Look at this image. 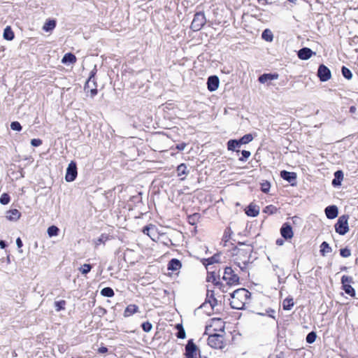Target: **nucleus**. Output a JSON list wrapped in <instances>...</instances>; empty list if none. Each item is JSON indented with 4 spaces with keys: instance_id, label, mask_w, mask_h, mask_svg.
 <instances>
[{
    "instance_id": "1",
    "label": "nucleus",
    "mask_w": 358,
    "mask_h": 358,
    "mask_svg": "<svg viewBox=\"0 0 358 358\" xmlns=\"http://www.w3.org/2000/svg\"><path fill=\"white\" fill-rule=\"evenodd\" d=\"M250 293L245 289H238L231 294L230 305L232 308L242 310L248 300Z\"/></svg>"
},
{
    "instance_id": "2",
    "label": "nucleus",
    "mask_w": 358,
    "mask_h": 358,
    "mask_svg": "<svg viewBox=\"0 0 358 358\" xmlns=\"http://www.w3.org/2000/svg\"><path fill=\"white\" fill-rule=\"evenodd\" d=\"M208 344L212 348L217 350H223L226 346L223 335L218 334L209 335L208 338Z\"/></svg>"
},
{
    "instance_id": "3",
    "label": "nucleus",
    "mask_w": 358,
    "mask_h": 358,
    "mask_svg": "<svg viewBox=\"0 0 358 358\" xmlns=\"http://www.w3.org/2000/svg\"><path fill=\"white\" fill-rule=\"evenodd\" d=\"M348 215L341 216L335 224V230L340 235H345L349 231Z\"/></svg>"
},
{
    "instance_id": "4",
    "label": "nucleus",
    "mask_w": 358,
    "mask_h": 358,
    "mask_svg": "<svg viewBox=\"0 0 358 358\" xmlns=\"http://www.w3.org/2000/svg\"><path fill=\"white\" fill-rule=\"evenodd\" d=\"M206 17L203 13H196L191 24V29L194 31H199L206 24Z\"/></svg>"
},
{
    "instance_id": "5",
    "label": "nucleus",
    "mask_w": 358,
    "mask_h": 358,
    "mask_svg": "<svg viewBox=\"0 0 358 358\" xmlns=\"http://www.w3.org/2000/svg\"><path fill=\"white\" fill-rule=\"evenodd\" d=\"M223 280H224L229 285H234L238 284L239 277L234 273V270L231 267H227L224 270Z\"/></svg>"
},
{
    "instance_id": "6",
    "label": "nucleus",
    "mask_w": 358,
    "mask_h": 358,
    "mask_svg": "<svg viewBox=\"0 0 358 358\" xmlns=\"http://www.w3.org/2000/svg\"><path fill=\"white\" fill-rule=\"evenodd\" d=\"M210 328H213L214 331H224V322L220 318H213L210 325L206 327L205 334H208V331Z\"/></svg>"
},
{
    "instance_id": "7",
    "label": "nucleus",
    "mask_w": 358,
    "mask_h": 358,
    "mask_svg": "<svg viewBox=\"0 0 358 358\" xmlns=\"http://www.w3.org/2000/svg\"><path fill=\"white\" fill-rule=\"evenodd\" d=\"M77 176V166L74 162H71L67 167L65 179L67 182H73Z\"/></svg>"
},
{
    "instance_id": "8",
    "label": "nucleus",
    "mask_w": 358,
    "mask_h": 358,
    "mask_svg": "<svg viewBox=\"0 0 358 358\" xmlns=\"http://www.w3.org/2000/svg\"><path fill=\"white\" fill-rule=\"evenodd\" d=\"M352 282V277L343 275L341 278V282L343 284V289L345 290V293L352 296L355 294V291L354 288L350 285Z\"/></svg>"
},
{
    "instance_id": "9",
    "label": "nucleus",
    "mask_w": 358,
    "mask_h": 358,
    "mask_svg": "<svg viewBox=\"0 0 358 358\" xmlns=\"http://www.w3.org/2000/svg\"><path fill=\"white\" fill-rule=\"evenodd\" d=\"M185 355L187 358H197L196 352L198 351V348L192 340L188 341L185 346Z\"/></svg>"
},
{
    "instance_id": "10",
    "label": "nucleus",
    "mask_w": 358,
    "mask_h": 358,
    "mask_svg": "<svg viewBox=\"0 0 358 358\" xmlns=\"http://www.w3.org/2000/svg\"><path fill=\"white\" fill-rule=\"evenodd\" d=\"M317 76L321 81H327L331 78L330 70L326 66L322 64L319 66Z\"/></svg>"
},
{
    "instance_id": "11",
    "label": "nucleus",
    "mask_w": 358,
    "mask_h": 358,
    "mask_svg": "<svg viewBox=\"0 0 358 358\" xmlns=\"http://www.w3.org/2000/svg\"><path fill=\"white\" fill-rule=\"evenodd\" d=\"M281 236L285 239H291L293 237V231L290 224L285 223L280 229Z\"/></svg>"
},
{
    "instance_id": "12",
    "label": "nucleus",
    "mask_w": 358,
    "mask_h": 358,
    "mask_svg": "<svg viewBox=\"0 0 358 358\" xmlns=\"http://www.w3.org/2000/svg\"><path fill=\"white\" fill-rule=\"evenodd\" d=\"M219 78L216 76H210L208 79V89L210 92L215 91L219 87Z\"/></svg>"
},
{
    "instance_id": "13",
    "label": "nucleus",
    "mask_w": 358,
    "mask_h": 358,
    "mask_svg": "<svg viewBox=\"0 0 358 358\" xmlns=\"http://www.w3.org/2000/svg\"><path fill=\"white\" fill-rule=\"evenodd\" d=\"M238 253L239 254L237 255L238 257L235 259L236 264L241 270H244L246 268L249 258L248 257H245L243 259L240 257V256L243 255V251L239 250Z\"/></svg>"
},
{
    "instance_id": "14",
    "label": "nucleus",
    "mask_w": 358,
    "mask_h": 358,
    "mask_svg": "<svg viewBox=\"0 0 358 358\" xmlns=\"http://www.w3.org/2000/svg\"><path fill=\"white\" fill-rule=\"evenodd\" d=\"M280 176L285 180L291 182L293 185V182H294L296 179V174L294 172H289L287 171H282L280 172Z\"/></svg>"
},
{
    "instance_id": "15",
    "label": "nucleus",
    "mask_w": 358,
    "mask_h": 358,
    "mask_svg": "<svg viewBox=\"0 0 358 358\" xmlns=\"http://www.w3.org/2000/svg\"><path fill=\"white\" fill-rule=\"evenodd\" d=\"M325 214L329 219H334L338 216V208L336 206H329L325 208Z\"/></svg>"
},
{
    "instance_id": "16",
    "label": "nucleus",
    "mask_w": 358,
    "mask_h": 358,
    "mask_svg": "<svg viewBox=\"0 0 358 358\" xmlns=\"http://www.w3.org/2000/svg\"><path fill=\"white\" fill-rule=\"evenodd\" d=\"M313 52L310 48H301V50H299V51L298 52V57L301 59L306 60V59H308L309 58H310V57L313 55Z\"/></svg>"
},
{
    "instance_id": "17",
    "label": "nucleus",
    "mask_w": 358,
    "mask_h": 358,
    "mask_svg": "<svg viewBox=\"0 0 358 358\" xmlns=\"http://www.w3.org/2000/svg\"><path fill=\"white\" fill-rule=\"evenodd\" d=\"M279 76L277 73H264L259 77V81L261 83H265L268 80H277Z\"/></svg>"
},
{
    "instance_id": "18",
    "label": "nucleus",
    "mask_w": 358,
    "mask_h": 358,
    "mask_svg": "<svg viewBox=\"0 0 358 358\" xmlns=\"http://www.w3.org/2000/svg\"><path fill=\"white\" fill-rule=\"evenodd\" d=\"M20 216V213L17 209H13L6 213V218L9 220H17Z\"/></svg>"
},
{
    "instance_id": "19",
    "label": "nucleus",
    "mask_w": 358,
    "mask_h": 358,
    "mask_svg": "<svg viewBox=\"0 0 358 358\" xmlns=\"http://www.w3.org/2000/svg\"><path fill=\"white\" fill-rule=\"evenodd\" d=\"M181 267L180 262L177 259H171L168 265V269L171 271H178Z\"/></svg>"
},
{
    "instance_id": "20",
    "label": "nucleus",
    "mask_w": 358,
    "mask_h": 358,
    "mask_svg": "<svg viewBox=\"0 0 358 358\" xmlns=\"http://www.w3.org/2000/svg\"><path fill=\"white\" fill-rule=\"evenodd\" d=\"M259 213V208L257 207L256 206H253L250 204L246 210V214L248 216L251 217H255L257 216Z\"/></svg>"
},
{
    "instance_id": "21",
    "label": "nucleus",
    "mask_w": 358,
    "mask_h": 358,
    "mask_svg": "<svg viewBox=\"0 0 358 358\" xmlns=\"http://www.w3.org/2000/svg\"><path fill=\"white\" fill-rule=\"evenodd\" d=\"M76 62V57L74 55H73L71 53L65 54L62 59V62L63 64H68V63L73 64Z\"/></svg>"
},
{
    "instance_id": "22",
    "label": "nucleus",
    "mask_w": 358,
    "mask_h": 358,
    "mask_svg": "<svg viewBox=\"0 0 358 358\" xmlns=\"http://www.w3.org/2000/svg\"><path fill=\"white\" fill-rule=\"evenodd\" d=\"M335 178L332 181V184L334 186L340 185L341 181L343 179V173L341 171H337L334 173Z\"/></svg>"
},
{
    "instance_id": "23",
    "label": "nucleus",
    "mask_w": 358,
    "mask_h": 358,
    "mask_svg": "<svg viewBox=\"0 0 358 358\" xmlns=\"http://www.w3.org/2000/svg\"><path fill=\"white\" fill-rule=\"evenodd\" d=\"M3 38L8 41H12L14 38V33L10 27L7 26L3 31Z\"/></svg>"
},
{
    "instance_id": "24",
    "label": "nucleus",
    "mask_w": 358,
    "mask_h": 358,
    "mask_svg": "<svg viewBox=\"0 0 358 358\" xmlns=\"http://www.w3.org/2000/svg\"><path fill=\"white\" fill-rule=\"evenodd\" d=\"M331 252V248L329 246V243L324 241L320 245V252L322 256H325L327 254H329Z\"/></svg>"
},
{
    "instance_id": "25",
    "label": "nucleus",
    "mask_w": 358,
    "mask_h": 358,
    "mask_svg": "<svg viewBox=\"0 0 358 358\" xmlns=\"http://www.w3.org/2000/svg\"><path fill=\"white\" fill-rule=\"evenodd\" d=\"M154 231H155V228L153 225L146 226L143 229V232L150 236L152 240H154Z\"/></svg>"
},
{
    "instance_id": "26",
    "label": "nucleus",
    "mask_w": 358,
    "mask_h": 358,
    "mask_svg": "<svg viewBox=\"0 0 358 358\" xmlns=\"http://www.w3.org/2000/svg\"><path fill=\"white\" fill-rule=\"evenodd\" d=\"M56 26V22L55 20H48V22H46L43 27V29L45 31H52V29H55Z\"/></svg>"
},
{
    "instance_id": "27",
    "label": "nucleus",
    "mask_w": 358,
    "mask_h": 358,
    "mask_svg": "<svg viewBox=\"0 0 358 358\" xmlns=\"http://www.w3.org/2000/svg\"><path fill=\"white\" fill-rule=\"evenodd\" d=\"M177 172H178V176H182L187 175L188 171H187V168L186 164H180L177 167Z\"/></svg>"
},
{
    "instance_id": "28",
    "label": "nucleus",
    "mask_w": 358,
    "mask_h": 358,
    "mask_svg": "<svg viewBox=\"0 0 358 358\" xmlns=\"http://www.w3.org/2000/svg\"><path fill=\"white\" fill-rule=\"evenodd\" d=\"M253 139V137L252 134H245L242 138H241L239 140H237L238 142V144L241 145L242 144H246L250 142H251Z\"/></svg>"
},
{
    "instance_id": "29",
    "label": "nucleus",
    "mask_w": 358,
    "mask_h": 358,
    "mask_svg": "<svg viewBox=\"0 0 358 358\" xmlns=\"http://www.w3.org/2000/svg\"><path fill=\"white\" fill-rule=\"evenodd\" d=\"M293 306L292 299H285L282 302L283 309L285 310H289Z\"/></svg>"
},
{
    "instance_id": "30",
    "label": "nucleus",
    "mask_w": 358,
    "mask_h": 358,
    "mask_svg": "<svg viewBox=\"0 0 358 358\" xmlns=\"http://www.w3.org/2000/svg\"><path fill=\"white\" fill-rule=\"evenodd\" d=\"M262 38L266 41H272L273 36L272 32L269 29H265L262 33Z\"/></svg>"
},
{
    "instance_id": "31",
    "label": "nucleus",
    "mask_w": 358,
    "mask_h": 358,
    "mask_svg": "<svg viewBox=\"0 0 358 358\" xmlns=\"http://www.w3.org/2000/svg\"><path fill=\"white\" fill-rule=\"evenodd\" d=\"M101 294L106 297H112L114 296V291L110 287H105L101 289Z\"/></svg>"
},
{
    "instance_id": "32",
    "label": "nucleus",
    "mask_w": 358,
    "mask_h": 358,
    "mask_svg": "<svg viewBox=\"0 0 358 358\" xmlns=\"http://www.w3.org/2000/svg\"><path fill=\"white\" fill-rule=\"evenodd\" d=\"M213 309V306L211 303L210 301L209 302H205L203 303L199 308L198 310H203L205 311H207L208 313H210V310H212Z\"/></svg>"
},
{
    "instance_id": "33",
    "label": "nucleus",
    "mask_w": 358,
    "mask_h": 358,
    "mask_svg": "<svg viewBox=\"0 0 358 358\" xmlns=\"http://www.w3.org/2000/svg\"><path fill=\"white\" fill-rule=\"evenodd\" d=\"M59 228L56 226H51L48 229V234L49 236H55L58 235Z\"/></svg>"
},
{
    "instance_id": "34",
    "label": "nucleus",
    "mask_w": 358,
    "mask_h": 358,
    "mask_svg": "<svg viewBox=\"0 0 358 358\" xmlns=\"http://www.w3.org/2000/svg\"><path fill=\"white\" fill-rule=\"evenodd\" d=\"M240 146L237 140H229L227 143V148L229 150H235L236 147Z\"/></svg>"
},
{
    "instance_id": "35",
    "label": "nucleus",
    "mask_w": 358,
    "mask_h": 358,
    "mask_svg": "<svg viewBox=\"0 0 358 358\" xmlns=\"http://www.w3.org/2000/svg\"><path fill=\"white\" fill-rule=\"evenodd\" d=\"M66 305V301L64 300L55 301V306L56 311H61L64 309V306Z\"/></svg>"
},
{
    "instance_id": "36",
    "label": "nucleus",
    "mask_w": 358,
    "mask_h": 358,
    "mask_svg": "<svg viewBox=\"0 0 358 358\" xmlns=\"http://www.w3.org/2000/svg\"><path fill=\"white\" fill-rule=\"evenodd\" d=\"M91 269L92 266L90 264H85L79 268V271L81 272L82 274L86 275L90 271Z\"/></svg>"
},
{
    "instance_id": "37",
    "label": "nucleus",
    "mask_w": 358,
    "mask_h": 358,
    "mask_svg": "<svg viewBox=\"0 0 358 358\" xmlns=\"http://www.w3.org/2000/svg\"><path fill=\"white\" fill-rule=\"evenodd\" d=\"M316 337H317V335H316L315 332L311 331L306 336V342L310 344L313 343L315 341Z\"/></svg>"
},
{
    "instance_id": "38",
    "label": "nucleus",
    "mask_w": 358,
    "mask_h": 358,
    "mask_svg": "<svg viewBox=\"0 0 358 358\" xmlns=\"http://www.w3.org/2000/svg\"><path fill=\"white\" fill-rule=\"evenodd\" d=\"M342 74L345 78L348 80L351 79L352 76L350 70L345 66L342 67Z\"/></svg>"
},
{
    "instance_id": "39",
    "label": "nucleus",
    "mask_w": 358,
    "mask_h": 358,
    "mask_svg": "<svg viewBox=\"0 0 358 358\" xmlns=\"http://www.w3.org/2000/svg\"><path fill=\"white\" fill-rule=\"evenodd\" d=\"M138 311V307L134 304L129 305L124 311V313H136Z\"/></svg>"
},
{
    "instance_id": "40",
    "label": "nucleus",
    "mask_w": 358,
    "mask_h": 358,
    "mask_svg": "<svg viewBox=\"0 0 358 358\" xmlns=\"http://www.w3.org/2000/svg\"><path fill=\"white\" fill-rule=\"evenodd\" d=\"M141 327L144 331L150 332L152 329V325L149 322H145L141 324Z\"/></svg>"
},
{
    "instance_id": "41",
    "label": "nucleus",
    "mask_w": 358,
    "mask_h": 358,
    "mask_svg": "<svg viewBox=\"0 0 358 358\" xmlns=\"http://www.w3.org/2000/svg\"><path fill=\"white\" fill-rule=\"evenodd\" d=\"M10 201V196L7 194H1L0 197V203L1 204L6 205L8 204Z\"/></svg>"
},
{
    "instance_id": "42",
    "label": "nucleus",
    "mask_w": 358,
    "mask_h": 358,
    "mask_svg": "<svg viewBox=\"0 0 358 358\" xmlns=\"http://www.w3.org/2000/svg\"><path fill=\"white\" fill-rule=\"evenodd\" d=\"M340 255L343 257H349L351 255V251L347 248H343L340 250Z\"/></svg>"
},
{
    "instance_id": "43",
    "label": "nucleus",
    "mask_w": 358,
    "mask_h": 358,
    "mask_svg": "<svg viewBox=\"0 0 358 358\" xmlns=\"http://www.w3.org/2000/svg\"><path fill=\"white\" fill-rule=\"evenodd\" d=\"M10 128L14 131H20L22 129V126L18 122H13L10 124Z\"/></svg>"
},
{
    "instance_id": "44",
    "label": "nucleus",
    "mask_w": 358,
    "mask_h": 358,
    "mask_svg": "<svg viewBox=\"0 0 358 358\" xmlns=\"http://www.w3.org/2000/svg\"><path fill=\"white\" fill-rule=\"evenodd\" d=\"M93 81H95L94 80H91V78H88L87 80L85 85V90L88 92L89 90L93 87Z\"/></svg>"
},
{
    "instance_id": "45",
    "label": "nucleus",
    "mask_w": 358,
    "mask_h": 358,
    "mask_svg": "<svg viewBox=\"0 0 358 358\" xmlns=\"http://www.w3.org/2000/svg\"><path fill=\"white\" fill-rule=\"evenodd\" d=\"M264 211L265 213H268L270 214H273L277 211V208L275 206L271 205V206H266Z\"/></svg>"
},
{
    "instance_id": "46",
    "label": "nucleus",
    "mask_w": 358,
    "mask_h": 358,
    "mask_svg": "<svg viewBox=\"0 0 358 358\" xmlns=\"http://www.w3.org/2000/svg\"><path fill=\"white\" fill-rule=\"evenodd\" d=\"M89 91L90 92V96L92 97H94L97 94L96 84L95 81H93V87H92Z\"/></svg>"
},
{
    "instance_id": "47",
    "label": "nucleus",
    "mask_w": 358,
    "mask_h": 358,
    "mask_svg": "<svg viewBox=\"0 0 358 358\" xmlns=\"http://www.w3.org/2000/svg\"><path fill=\"white\" fill-rule=\"evenodd\" d=\"M186 336L185 331L183 328L179 329L177 333V337L180 339L185 338Z\"/></svg>"
},
{
    "instance_id": "48",
    "label": "nucleus",
    "mask_w": 358,
    "mask_h": 358,
    "mask_svg": "<svg viewBox=\"0 0 358 358\" xmlns=\"http://www.w3.org/2000/svg\"><path fill=\"white\" fill-rule=\"evenodd\" d=\"M31 144L34 147H38L42 144V141L38 138H34L31 141Z\"/></svg>"
},
{
    "instance_id": "49",
    "label": "nucleus",
    "mask_w": 358,
    "mask_h": 358,
    "mask_svg": "<svg viewBox=\"0 0 358 358\" xmlns=\"http://www.w3.org/2000/svg\"><path fill=\"white\" fill-rule=\"evenodd\" d=\"M270 189V184L268 182H265L262 184V192L266 193L268 192Z\"/></svg>"
},
{
    "instance_id": "50",
    "label": "nucleus",
    "mask_w": 358,
    "mask_h": 358,
    "mask_svg": "<svg viewBox=\"0 0 358 358\" xmlns=\"http://www.w3.org/2000/svg\"><path fill=\"white\" fill-rule=\"evenodd\" d=\"M241 153H242L243 157L239 159L241 161H243L244 159H248L251 155L250 152L247 151V150H243Z\"/></svg>"
},
{
    "instance_id": "51",
    "label": "nucleus",
    "mask_w": 358,
    "mask_h": 358,
    "mask_svg": "<svg viewBox=\"0 0 358 358\" xmlns=\"http://www.w3.org/2000/svg\"><path fill=\"white\" fill-rule=\"evenodd\" d=\"M107 351H108V349L106 347H101L98 350V352L99 353H102V354L106 352Z\"/></svg>"
},
{
    "instance_id": "52",
    "label": "nucleus",
    "mask_w": 358,
    "mask_h": 358,
    "mask_svg": "<svg viewBox=\"0 0 358 358\" xmlns=\"http://www.w3.org/2000/svg\"><path fill=\"white\" fill-rule=\"evenodd\" d=\"M16 245L20 248L22 246V242L20 239V238H17L16 240Z\"/></svg>"
},
{
    "instance_id": "53",
    "label": "nucleus",
    "mask_w": 358,
    "mask_h": 358,
    "mask_svg": "<svg viewBox=\"0 0 358 358\" xmlns=\"http://www.w3.org/2000/svg\"><path fill=\"white\" fill-rule=\"evenodd\" d=\"M96 67H94V69L91 71L89 78H91V80H94L93 78H94V75L96 74Z\"/></svg>"
},
{
    "instance_id": "54",
    "label": "nucleus",
    "mask_w": 358,
    "mask_h": 358,
    "mask_svg": "<svg viewBox=\"0 0 358 358\" xmlns=\"http://www.w3.org/2000/svg\"><path fill=\"white\" fill-rule=\"evenodd\" d=\"M258 3L261 5H266V4H268L269 3L268 2V0H258Z\"/></svg>"
},
{
    "instance_id": "55",
    "label": "nucleus",
    "mask_w": 358,
    "mask_h": 358,
    "mask_svg": "<svg viewBox=\"0 0 358 358\" xmlns=\"http://www.w3.org/2000/svg\"><path fill=\"white\" fill-rule=\"evenodd\" d=\"M185 148V144H184V143L177 145V148L180 150H184Z\"/></svg>"
},
{
    "instance_id": "56",
    "label": "nucleus",
    "mask_w": 358,
    "mask_h": 358,
    "mask_svg": "<svg viewBox=\"0 0 358 358\" xmlns=\"http://www.w3.org/2000/svg\"><path fill=\"white\" fill-rule=\"evenodd\" d=\"M276 244H277L278 245H282L284 244V241H283V240H282V239H278V240L276 241Z\"/></svg>"
},
{
    "instance_id": "57",
    "label": "nucleus",
    "mask_w": 358,
    "mask_h": 358,
    "mask_svg": "<svg viewBox=\"0 0 358 358\" xmlns=\"http://www.w3.org/2000/svg\"><path fill=\"white\" fill-rule=\"evenodd\" d=\"M103 243V238H98L96 241H95V245H99L100 243Z\"/></svg>"
},
{
    "instance_id": "58",
    "label": "nucleus",
    "mask_w": 358,
    "mask_h": 358,
    "mask_svg": "<svg viewBox=\"0 0 358 358\" xmlns=\"http://www.w3.org/2000/svg\"><path fill=\"white\" fill-rule=\"evenodd\" d=\"M215 257H212L210 259H208V264H213L215 262Z\"/></svg>"
},
{
    "instance_id": "59",
    "label": "nucleus",
    "mask_w": 358,
    "mask_h": 358,
    "mask_svg": "<svg viewBox=\"0 0 358 358\" xmlns=\"http://www.w3.org/2000/svg\"><path fill=\"white\" fill-rule=\"evenodd\" d=\"M355 111H356V108H355V106H351V107L350 108V113H355Z\"/></svg>"
},
{
    "instance_id": "60",
    "label": "nucleus",
    "mask_w": 358,
    "mask_h": 358,
    "mask_svg": "<svg viewBox=\"0 0 358 358\" xmlns=\"http://www.w3.org/2000/svg\"><path fill=\"white\" fill-rule=\"evenodd\" d=\"M6 245L3 241H0V247L1 248H5Z\"/></svg>"
},
{
    "instance_id": "61",
    "label": "nucleus",
    "mask_w": 358,
    "mask_h": 358,
    "mask_svg": "<svg viewBox=\"0 0 358 358\" xmlns=\"http://www.w3.org/2000/svg\"><path fill=\"white\" fill-rule=\"evenodd\" d=\"M229 238V236L227 235V231H225L224 235V238L225 239V241H227Z\"/></svg>"
},
{
    "instance_id": "62",
    "label": "nucleus",
    "mask_w": 358,
    "mask_h": 358,
    "mask_svg": "<svg viewBox=\"0 0 358 358\" xmlns=\"http://www.w3.org/2000/svg\"><path fill=\"white\" fill-rule=\"evenodd\" d=\"M181 328H183L182 325L181 324H178L176 325V329H178V331L179 330V329H181Z\"/></svg>"
},
{
    "instance_id": "63",
    "label": "nucleus",
    "mask_w": 358,
    "mask_h": 358,
    "mask_svg": "<svg viewBox=\"0 0 358 358\" xmlns=\"http://www.w3.org/2000/svg\"><path fill=\"white\" fill-rule=\"evenodd\" d=\"M211 280H215V278H214V276H212V277H208V281H210Z\"/></svg>"
},
{
    "instance_id": "64",
    "label": "nucleus",
    "mask_w": 358,
    "mask_h": 358,
    "mask_svg": "<svg viewBox=\"0 0 358 358\" xmlns=\"http://www.w3.org/2000/svg\"><path fill=\"white\" fill-rule=\"evenodd\" d=\"M211 280H215V278H214V276H212V277H208V281H210Z\"/></svg>"
}]
</instances>
